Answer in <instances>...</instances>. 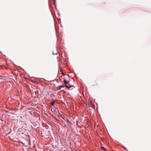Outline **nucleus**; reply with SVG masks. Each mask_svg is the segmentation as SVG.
Masks as SVG:
<instances>
[{"label":"nucleus","instance_id":"10","mask_svg":"<svg viewBox=\"0 0 151 151\" xmlns=\"http://www.w3.org/2000/svg\"><path fill=\"white\" fill-rule=\"evenodd\" d=\"M67 121L68 122H69V120H67Z\"/></svg>","mask_w":151,"mask_h":151},{"label":"nucleus","instance_id":"7","mask_svg":"<svg viewBox=\"0 0 151 151\" xmlns=\"http://www.w3.org/2000/svg\"><path fill=\"white\" fill-rule=\"evenodd\" d=\"M55 104V102L54 101H52L51 102L50 104L52 106H53Z\"/></svg>","mask_w":151,"mask_h":151},{"label":"nucleus","instance_id":"5","mask_svg":"<svg viewBox=\"0 0 151 151\" xmlns=\"http://www.w3.org/2000/svg\"><path fill=\"white\" fill-rule=\"evenodd\" d=\"M73 86H74L73 85H70L69 86H68L67 85L65 86V87L68 88H70Z\"/></svg>","mask_w":151,"mask_h":151},{"label":"nucleus","instance_id":"1","mask_svg":"<svg viewBox=\"0 0 151 151\" xmlns=\"http://www.w3.org/2000/svg\"><path fill=\"white\" fill-rule=\"evenodd\" d=\"M41 132L42 137L46 139L49 138L50 135V131L47 129H42Z\"/></svg>","mask_w":151,"mask_h":151},{"label":"nucleus","instance_id":"2","mask_svg":"<svg viewBox=\"0 0 151 151\" xmlns=\"http://www.w3.org/2000/svg\"><path fill=\"white\" fill-rule=\"evenodd\" d=\"M27 133L26 130L23 128H19L17 131L18 135L23 137L26 135Z\"/></svg>","mask_w":151,"mask_h":151},{"label":"nucleus","instance_id":"9","mask_svg":"<svg viewBox=\"0 0 151 151\" xmlns=\"http://www.w3.org/2000/svg\"><path fill=\"white\" fill-rule=\"evenodd\" d=\"M91 106L93 108H94V107H95L94 105L92 104H91Z\"/></svg>","mask_w":151,"mask_h":151},{"label":"nucleus","instance_id":"8","mask_svg":"<svg viewBox=\"0 0 151 151\" xmlns=\"http://www.w3.org/2000/svg\"><path fill=\"white\" fill-rule=\"evenodd\" d=\"M101 149H102V150H103L104 151H106V148L105 147H101Z\"/></svg>","mask_w":151,"mask_h":151},{"label":"nucleus","instance_id":"3","mask_svg":"<svg viewBox=\"0 0 151 151\" xmlns=\"http://www.w3.org/2000/svg\"><path fill=\"white\" fill-rule=\"evenodd\" d=\"M65 87V86L63 85H61V86H58L57 87V90H60L61 89V88H63Z\"/></svg>","mask_w":151,"mask_h":151},{"label":"nucleus","instance_id":"6","mask_svg":"<svg viewBox=\"0 0 151 151\" xmlns=\"http://www.w3.org/2000/svg\"><path fill=\"white\" fill-rule=\"evenodd\" d=\"M59 118L60 119H64V115H62L61 114L60 115H59Z\"/></svg>","mask_w":151,"mask_h":151},{"label":"nucleus","instance_id":"4","mask_svg":"<svg viewBox=\"0 0 151 151\" xmlns=\"http://www.w3.org/2000/svg\"><path fill=\"white\" fill-rule=\"evenodd\" d=\"M63 82L65 85V86L67 85H66L68 83V82L65 79H64L63 80Z\"/></svg>","mask_w":151,"mask_h":151}]
</instances>
